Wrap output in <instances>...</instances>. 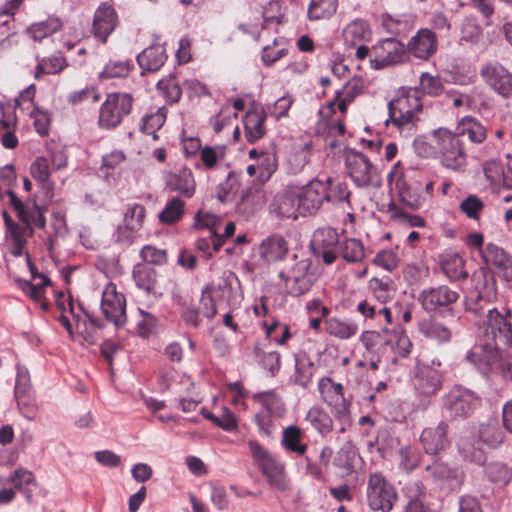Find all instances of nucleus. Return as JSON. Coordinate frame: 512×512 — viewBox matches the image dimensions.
Segmentation results:
<instances>
[{"mask_svg": "<svg viewBox=\"0 0 512 512\" xmlns=\"http://www.w3.org/2000/svg\"><path fill=\"white\" fill-rule=\"evenodd\" d=\"M253 400L260 403V410L254 415L253 422L258 427L259 434L273 438L277 429V418H282L286 413V406L282 398L274 390L257 392L252 396Z\"/></svg>", "mask_w": 512, "mask_h": 512, "instance_id": "f257e3e1", "label": "nucleus"}, {"mask_svg": "<svg viewBox=\"0 0 512 512\" xmlns=\"http://www.w3.org/2000/svg\"><path fill=\"white\" fill-rule=\"evenodd\" d=\"M345 168L347 175L358 188H379L382 177L378 168L367 155L354 148L345 150Z\"/></svg>", "mask_w": 512, "mask_h": 512, "instance_id": "f03ea898", "label": "nucleus"}, {"mask_svg": "<svg viewBox=\"0 0 512 512\" xmlns=\"http://www.w3.org/2000/svg\"><path fill=\"white\" fill-rule=\"evenodd\" d=\"M435 149L441 155V163L451 170H461L467 163L464 143L458 134L446 128H438L432 132Z\"/></svg>", "mask_w": 512, "mask_h": 512, "instance_id": "7ed1b4c3", "label": "nucleus"}, {"mask_svg": "<svg viewBox=\"0 0 512 512\" xmlns=\"http://www.w3.org/2000/svg\"><path fill=\"white\" fill-rule=\"evenodd\" d=\"M397 500L396 487L381 472L369 474L365 488V501L370 510L390 512Z\"/></svg>", "mask_w": 512, "mask_h": 512, "instance_id": "20e7f679", "label": "nucleus"}, {"mask_svg": "<svg viewBox=\"0 0 512 512\" xmlns=\"http://www.w3.org/2000/svg\"><path fill=\"white\" fill-rule=\"evenodd\" d=\"M481 398L472 390L454 385L441 398V407L452 420H465L480 407Z\"/></svg>", "mask_w": 512, "mask_h": 512, "instance_id": "39448f33", "label": "nucleus"}, {"mask_svg": "<svg viewBox=\"0 0 512 512\" xmlns=\"http://www.w3.org/2000/svg\"><path fill=\"white\" fill-rule=\"evenodd\" d=\"M459 298V292L445 284L424 288L416 297L425 312L438 315H454Z\"/></svg>", "mask_w": 512, "mask_h": 512, "instance_id": "423d86ee", "label": "nucleus"}, {"mask_svg": "<svg viewBox=\"0 0 512 512\" xmlns=\"http://www.w3.org/2000/svg\"><path fill=\"white\" fill-rule=\"evenodd\" d=\"M134 98L130 93L112 92L107 94L101 104L98 116V126L101 129L117 128L133 109Z\"/></svg>", "mask_w": 512, "mask_h": 512, "instance_id": "0eeeda50", "label": "nucleus"}, {"mask_svg": "<svg viewBox=\"0 0 512 512\" xmlns=\"http://www.w3.org/2000/svg\"><path fill=\"white\" fill-rule=\"evenodd\" d=\"M250 453L269 485L280 491L288 488L284 464L272 456L258 441L249 440Z\"/></svg>", "mask_w": 512, "mask_h": 512, "instance_id": "6e6552de", "label": "nucleus"}, {"mask_svg": "<svg viewBox=\"0 0 512 512\" xmlns=\"http://www.w3.org/2000/svg\"><path fill=\"white\" fill-rule=\"evenodd\" d=\"M512 312L502 313L497 308L489 309L487 319L483 320L482 337L495 343L502 349L512 347Z\"/></svg>", "mask_w": 512, "mask_h": 512, "instance_id": "1a4fd4ad", "label": "nucleus"}, {"mask_svg": "<svg viewBox=\"0 0 512 512\" xmlns=\"http://www.w3.org/2000/svg\"><path fill=\"white\" fill-rule=\"evenodd\" d=\"M312 261L308 258L296 261L287 271H280L278 277L284 281L286 293L293 297L306 294L315 281L311 272Z\"/></svg>", "mask_w": 512, "mask_h": 512, "instance_id": "9d476101", "label": "nucleus"}, {"mask_svg": "<svg viewBox=\"0 0 512 512\" xmlns=\"http://www.w3.org/2000/svg\"><path fill=\"white\" fill-rule=\"evenodd\" d=\"M441 365L440 361L433 360L432 365L423 364L416 368L413 385L424 408L429 405L430 398L442 388L443 373L439 369Z\"/></svg>", "mask_w": 512, "mask_h": 512, "instance_id": "9b49d317", "label": "nucleus"}, {"mask_svg": "<svg viewBox=\"0 0 512 512\" xmlns=\"http://www.w3.org/2000/svg\"><path fill=\"white\" fill-rule=\"evenodd\" d=\"M425 174L416 169L408 168L396 180V188L400 201L406 206L417 209L425 200L423 196Z\"/></svg>", "mask_w": 512, "mask_h": 512, "instance_id": "f8f14e48", "label": "nucleus"}, {"mask_svg": "<svg viewBox=\"0 0 512 512\" xmlns=\"http://www.w3.org/2000/svg\"><path fill=\"white\" fill-rule=\"evenodd\" d=\"M479 75L483 82L503 99L512 98V72L497 61L481 65Z\"/></svg>", "mask_w": 512, "mask_h": 512, "instance_id": "ddd939ff", "label": "nucleus"}, {"mask_svg": "<svg viewBox=\"0 0 512 512\" xmlns=\"http://www.w3.org/2000/svg\"><path fill=\"white\" fill-rule=\"evenodd\" d=\"M372 67L383 69L405 62L408 59L406 46L396 38H386L372 47Z\"/></svg>", "mask_w": 512, "mask_h": 512, "instance_id": "4468645a", "label": "nucleus"}, {"mask_svg": "<svg viewBox=\"0 0 512 512\" xmlns=\"http://www.w3.org/2000/svg\"><path fill=\"white\" fill-rule=\"evenodd\" d=\"M329 183L323 182L319 178H314L302 187L300 192H296L298 196V210L302 216L314 215L326 202L327 189H329Z\"/></svg>", "mask_w": 512, "mask_h": 512, "instance_id": "2eb2a0df", "label": "nucleus"}, {"mask_svg": "<svg viewBox=\"0 0 512 512\" xmlns=\"http://www.w3.org/2000/svg\"><path fill=\"white\" fill-rule=\"evenodd\" d=\"M100 308L105 318L116 328H122L127 323L126 298L124 294L117 291L115 284L108 283L105 286Z\"/></svg>", "mask_w": 512, "mask_h": 512, "instance_id": "dca6fc26", "label": "nucleus"}, {"mask_svg": "<svg viewBox=\"0 0 512 512\" xmlns=\"http://www.w3.org/2000/svg\"><path fill=\"white\" fill-rule=\"evenodd\" d=\"M339 235L332 227L318 228L310 242L312 254L326 265L333 264L338 258Z\"/></svg>", "mask_w": 512, "mask_h": 512, "instance_id": "f3484780", "label": "nucleus"}, {"mask_svg": "<svg viewBox=\"0 0 512 512\" xmlns=\"http://www.w3.org/2000/svg\"><path fill=\"white\" fill-rule=\"evenodd\" d=\"M426 479L431 480L437 486L447 487L451 490L460 489L464 482V472L437 458L425 467Z\"/></svg>", "mask_w": 512, "mask_h": 512, "instance_id": "a211bd4d", "label": "nucleus"}, {"mask_svg": "<svg viewBox=\"0 0 512 512\" xmlns=\"http://www.w3.org/2000/svg\"><path fill=\"white\" fill-rule=\"evenodd\" d=\"M502 348L482 337L467 352L465 359L482 374H488L501 358Z\"/></svg>", "mask_w": 512, "mask_h": 512, "instance_id": "6ab92c4d", "label": "nucleus"}, {"mask_svg": "<svg viewBox=\"0 0 512 512\" xmlns=\"http://www.w3.org/2000/svg\"><path fill=\"white\" fill-rule=\"evenodd\" d=\"M448 431L449 424L445 420H441L435 426L424 428L420 435L424 452L427 455L437 456L446 450L451 444Z\"/></svg>", "mask_w": 512, "mask_h": 512, "instance_id": "aec40b11", "label": "nucleus"}, {"mask_svg": "<svg viewBox=\"0 0 512 512\" xmlns=\"http://www.w3.org/2000/svg\"><path fill=\"white\" fill-rule=\"evenodd\" d=\"M118 22L115 8L107 2L100 3L93 16L92 33L94 37L101 43H106Z\"/></svg>", "mask_w": 512, "mask_h": 512, "instance_id": "412c9836", "label": "nucleus"}, {"mask_svg": "<svg viewBox=\"0 0 512 512\" xmlns=\"http://www.w3.org/2000/svg\"><path fill=\"white\" fill-rule=\"evenodd\" d=\"M165 187L184 198L190 199L196 191V181L193 172L188 167H181L176 171L168 172L165 177Z\"/></svg>", "mask_w": 512, "mask_h": 512, "instance_id": "4be33fe9", "label": "nucleus"}, {"mask_svg": "<svg viewBox=\"0 0 512 512\" xmlns=\"http://www.w3.org/2000/svg\"><path fill=\"white\" fill-rule=\"evenodd\" d=\"M484 286L483 291H479L475 298L466 300L465 310L474 314L477 317H485L489 309H493L491 306L492 299L496 298V281L493 276L487 277L484 275Z\"/></svg>", "mask_w": 512, "mask_h": 512, "instance_id": "5701e85b", "label": "nucleus"}, {"mask_svg": "<svg viewBox=\"0 0 512 512\" xmlns=\"http://www.w3.org/2000/svg\"><path fill=\"white\" fill-rule=\"evenodd\" d=\"M437 46L435 33L428 28H421L410 38L406 48L408 54L421 60H427L435 54Z\"/></svg>", "mask_w": 512, "mask_h": 512, "instance_id": "b1692460", "label": "nucleus"}, {"mask_svg": "<svg viewBox=\"0 0 512 512\" xmlns=\"http://www.w3.org/2000/svg\"><path fill=\"white\" fill-rule=\"evenodd\" d=\"M418 332L428 341L444 346L451 343L453 331L434 317L421 319L417 324Z\"/></svg>", "mask_w": 512, "mask_h": 512, "instance_id": "393cba45", "label": "nucleus"}, {"mask_svg": "<svg viewBox=\"0 0 512 512\" xmlns=\"http://www.w3.org/2000/svg\"><path fill=\"white\" fill-rule=\"evenodd\" d=\"M486 264L495 266L500 276L507 282H512V255L494 243H488L482 251Z\"/></svg>", "mask_w": 512, "mask_h": 512, "instance_id": "a878e982", "label": "nucleus"}, {"mask_svg": "<svg viewBox=\"0 0 512 512\" xmlns=\"http://www.w3.org/2000/svg\"><path fill=\"white\" fill-rule=\"evenodd\" d=\"M269 211L280 219H297L298 196L294 191H285L274 196Z\"/></svg>", "mask_w": 512, "mask_h": 512, "instance_id": "bb28decb", "label": "nucleus"}, {"mask_svg": "<svg viewBox=\"0 0 512 512\" xmlns=\"http://www.w3.org/2000/svg\"><path fill=\"white\" fill-rule=\"evenodd\" d=\"M30 173L36 180L44 194V202L48 204L54 196V184L50 181V169L48 159L44 156L37 157L30 166Z\"/></svg>", "mask_w": 512, "mask_h": 512, "instance_id": "cd10ccee", "label": "nucleus"}, {"mask_svg": "<svg viewBox=\"0 0 512 512\" xmlns=\"http://www.w3.org/2000/svg\"><path fill=\"white\" fill-rule=\"evenodd\" d=\"M259 251L266 262L275 263L286 258L289 245L282 235L274 234L261 242Z\"/></svg>", "mask_w": 512, "mask_h": 512, "instance_id": "c85d7f7f", "label": "nucleus"}, {"mask_svg": "<svg viewBox=\"0 0 512 512\" xmlns=\"http://www.w3.org/2000/svg\"><path fill=\"white\" fill-rule=\"evenodd\" d=\"M439 264L443 274L452 282L464 281L468 278L464 259L456 252L446 251L439 256Z\"/></svg>", "mask_w": 512, "mask_h": 512, "instance_id": "c756f323", "label": "nucleus"}, {"mask_svg": "<svg viewBox=\"0 0 512 512\" xmlns=\"http://www.w3.org/2000/svg\"><path fill=\"white\" fill-rule=\"evenodd\" d=\"M303 439V430L297 425H289L283 429L281 446L286 452L303 457L308 450V444Z\"/></svg>", "mask_w": 512, "mask_h": 512, "instance_id": "7c9ffc66", "label": "nucleus"}, {"mask_svg": "<svg viewBox=\"0 0 512 512\" xmlns=\"http://www.w3.org/2000/svg\"><path fill=\"white\" fill-rule=\"evenodd\" d=\"M16 380L14 387V396L17 401L18 407H30L33 404V390L30 384L29 371L21 366L16 365Z\"/></svg>", "mask_w": 512, "mask_h": 512, "instance_id": "2f4dec72", "label": "nucleus"}, {"mask_svg": "<svg viewBox=\"0 0 512 512\" xmlns=\"http://www.w3.org/2000/svg\"><path fill=\"white\" fill-rule=\"evenodd\" d=\"M266 114L263 110L250 109L243 118L244 133L247 142L254 143L265 134Z\"/></svg>", "mask_w": 512, "mask_h": 512, "instance_id": "473e14b6", "label": "nucleus"}, {"mask_svg": "<svg viewBox=\"0 0 512 512\" xmlns=\"http://www.w3.org/2000/svg\"><path fill=\"white\" fill-rule=\"evenodd\" d=\"M136 60L143 70L155 72L164 65L167 54L163 46L156 44L144 49L137 55Z\"/></svg>", "mask_w": 512, "mask_h": 512, "instance_id": "72a5a7b5", "label": "nucleus"}, {"mask_svg": "<svg viewBox=\"0 0 512 512\" xmlns=\"http://www.w3.org/2000/svg\"><path fill=\"white\" fill-rule=\"evenodd\" d=\"M295 371L291 377L293 384L303 389L309 387L315 372V365L306 353L294 355Z\"/></svg>", "mask_w": 512, "mask_h": 512, "instance_id": "f704fd0d", "label": "nucleus"}, {"mask_svg": "<svg viewBox=\"0 0 512 512\" xmlns=\"http://www.w3.org/2000/svg\"><path fill=\"white\" fill-rule=\"evenodd\" d=\"M133 279L136 286L147 294H152L156 298L162 296V293L156 291L157 272L154 268L143 264L136 265L133 269Z\"/></svg>", "mask_w": 512, "mask_h": 512, "instance_id": "c9c22d12", "label": "nucleus"}, {"mask_svg": "<svg viewBox=\"0 0 512 512\" xmlns=\"http://www.w3.org/2000/svg\"><path fill=\"white\" fill-rule=\"evenodd\" d=\"M478 439L489 448H497L503 444L505 433L496 419L482 423L478 429Z\"/></svg>", "mask_w": 512, "mask_h": 512, "instance_id": "e433bc0d", "label": "nucleus"}, {"mask_svg": "<svg viewBox=\"0 0 512 512\" xmlns=\"http://www.w3.org/2000/svg\"><path fill=\"white\" fill-rule=\"evenodd\" d=\"M456 134H458L460 138L466 135L471 142L480 144L485 141L487 130L476 118L466 116L459 122Z\"/></svg>", "mask_w": 512, "mask_h": 512, "instance_id": "4c0bfd02", "label": "nucleus"}, {"mask_svg": "<svg viewBox=\"0 0 512 512\" xmlns=\"http://www.w3.org/2000/svg\"><path fill=\"white\" fill-rule=\"evenodd\" d=\"M305 421L323 437L327 436L333 430L332 417L319 406H313L308 410Z\"/></svg>", "mask_w": 512, "mask_h": 512, "instance_id": "58836bf2", "label": "nucleus"}, {"mask_svg": "<svg viewBox=\"0 0 512 512\" xmlns=\"http://www.w3.org/2000/svg\"><path fill=\"white\" fill-rule=\"evenodd\" d=\"M486 479L498 487H504L512 480V468L500 461H492L485 465Z\"/></svg>", "mask_w": 512, "mask_h": 512, "instance_id": "ea45409f", "label": "nucleus"}, {"mask_svg": "<svg viewBox=\"0 0 512 512\" xmlns=\"http://www.w3.org/2000/svg\"><path fill=\"white\" fill-rule=\"evenodd\" d=\"M318 390L323 401L329 406L346 400L343 385L335 383L330 377L319 379Z\"/></svg>", "mask_w": 512, "mask_h": 512, "instance_id": "a19ab883", "label": "nucleus"}, {"mask_svg": "<svg viewBox=\"0 0 512 512\" xmlns=\"http://www.w3.org/2000/svg\"><path fill=\"white\" fill-rule=\"evenodd\" d=\"M396 355L401 358H407L413 348V344L402 326L395 327L386 339Z\"/></svg>", "mask_w": 512, "mask_h": 512, "instance_id": "79ce46f5", "label": "nucleus"}, {"mask_svg": "<svg viewBox=\"0 0 512 512\" xmlns=\"http://www.w3.org/2000/svg\"><path fill=\"white\" fill-rule=\"evenodd\" d=\"M338 256L348 263H357L364 259L365 250L361 240L346 238L338 244Z\"/></svg>", "mask_w": 512, "mask_h": 512, "instance_id": "37998d69", "label": "nucleus"}, {"mask_svg": "<svg viewBox=\"0 0 512 512\" xmlns=\"http://www.w3.org/2000/svg\"><path fill=\"white\" fill-rule=\"evenodd\" d=\"M422 109L420 99L414 94H406L388 102V114L395 115V111L404 114H414Z\"/></svg>", "mask_w": 512, "mask_h": 512, "instance_id": "c03bdc74", "label": "nucleus"}, {"mask_svg": "<svg viewBox=\"0 0 512 512\" xmlns=\"http://www.w3.org/2000/svg\"><path fill=\"white\" fill-rule=\"evenodd\" d=\"M458 453L460 457L467 462L477 465H483L486 460L484 450L475 445L471 438L462 437L457 443Z\"/></svg>", "mask_w": 512, "mask_h": 512, "instance_id": "a18cd8bd", "label": "nucleus"}, {"mask_svg": "<svg viewBox=\"0 0 512 512\" xmlns=\"http://www.w3.org/2000/svg\"><path fill=\"white\" fill-rule=\"evenodd\" d=\"M134 69L132 60H110L99 73L100 80L126 78Z\"/></svg>", "mask_w": 512, "mask_h": 512, "instance_id": "49530a36", "label": "nucleus"}, {"mask_svg": "<svg viewBox=\"0 0 512 512\" xmlns=\"http://www.w3.org/2000/svg\"><path fill=\"white\" fill-rule=\"evenodd\" d=\"M418 118L414 114H404L395 111V115L388 114L385 120V126L392 123L405 137H410L416 133Z\"/></svg>", "mask_w": 512, "mask_h": 512, "instance_id": "de8ad7c7", "label": "nucleus"}, {"mask_svg": "<svg viewBox=\"0 0 512 512\" xmlns=\"http://www.w3.org/2000/svg\"><path fill=\"white\" fill-rule=\"evenodd\" d=\"M325 331L340 339H349L358 332V325L350 321H342L338 318H329L325 321Z\"/></svg>", "mask_w": 512, "mask_h": 512, "instance_id": "09e8293b", "label": "nucleus"}, {"mask_svg": "<svg viewBox=\"0 0 512 512\" xmlns=\"http://www.w3.org/2000/svg\"><path fill=\"white\" fill-rule=\"evenodd\" d=\"M166 117L167 110L165 107H160L155 112L145 114L141 120L140 130L147 135H153V139L156 140L158 139L156 132L163 127Z\"/></svg>", "mask_w": 512, "mask_h": 512, "instance_id": "8fccbe9b", "label": "nucleus"}, {"mask_svg": "<svg viewBox=\"0 0 512 512\" xmlns=\"http://www.w3.org/2000/svg\"><path fill=\"white\" fill-rule=\"evenodd\" d=\"M337 0H311L308 7V18L316 21L328 19L336 13Z\"/></svg>", "mask_w": 512, "mask_h": 512, "instance_id": "3c124183", "label": "nucleus"}, {"mask_svg": "<svg viewBox=\"0 0 512 512\" xmlns=\"http://www.w3.org/2000/svg\"><path fill=\"white\" fill-rule=\"evenodd\" d=\"M328 181H330V183L326 193L329 195V198H326V202L346 203L350 207L351 191L349 190L348 184L345 181L334 180L331 177H327L323 180V182Z\"/></svg>", "mask_w": 512, "mask_h": 512, "instance_id": "603ef678", "label": "nucleus"}, {"mask_svg": "<svg viewBox=\"0 0 512 512\" xmlns=\"http://www.w3.org/2000/svg\"><path fill=\"white\" fill-rule=\"evenodd\" d=\"M184 206V201L179 197L170 199L158 215L160 223L171 225L178 222L184 215Z\"/></svg>", "mask_w": 512, "mask_h": 512, "instance_id": "864d4df0", "label": "nucleus"}, {"mask_svg": "<svg viewBox=\"0 0 512 512\" xmlns=\"http://www.w3.org/2000/svg\"><path fill=\"white\" fill-rule=\"evenodd\" d=\"M398 457V468L405 473H411L419 466L422 456L418 448L407 445L399 449Z\"/></svg>", "mask_w": 512, "mask_h": 512, "instance_id": "5fc2aeb1", "label": "nucleus"}, {"mask_svg": "<svg viewBox=\"0 0 512 512\" xmlns=\"http://www.w3.org/2000/svg\"><path fill=\"white\" fill-rule=\"evenodd\" d=\"M62 27V22L58 17H49L45 21L33 23L29 28L28 32L31 37L36 41H41L45 37L52 35L59 31Z\"/></svg>", "mask_w": 512, "mask_h": 512, "instance_id": "6e6d98bb", "label": "nucleus"}, {"mask_svg": "<svg viewBox=\"0 0 512 512\" xmlns=\"http://www.w3.org/2000/svg\"><path fill=\"white\" fill-rule=\"evenodd\" d=\"M278 163L275 152L260 150L259 160L257 164L258 178L262 183L270 180L277 170Z\"/></svg>", "mask_w": 512, "mask_h": 512, "instance_id": "4d7b16f0", "label": "nucleus"}, {"mask_svg": "<svg viewBox=\"0 0 512 512\" xmlns=\"http://www.w3.org/2000/svg\"><path fill=\"white\" fill-rule=\"evenodd\" d=\"M225 157V146H204L200 151V160L206 170L215 169Z\"/></svg>", "mask_w": 512, "mask_h": 512, "instance_id": "13d9d810", "label": "nucleus"}, {"mask_svg": "<svg viewBox=\"0 0 512 512\" xmlns=\"http://www.w3.org/2000/svg\"><path fill=\"white\" fill-rule=\"evenodd\" d=\"M350 405L351 401L346 399L337 404H333L330 407L332 408V413L338 422L337 433L342 434L347 431V429L351 426V414H350Z\"/></svg>", "mask_w": 512, "mask_h": 512, "instance_id": "bf43d9fd", "label": "nucleus"}, {"mask_svg": "<svg viewBox=\"0 0 512 512\" xmlns=\"http://www.w3.org/2000/svg\"><path fill=\"white\" fill-rule=\"evenodd\" d=\"M371 35V30L367 21L362 19L353 20L344 29V36L346 40L366 41Z\"/></svg>", "mask_w": 512, "mask_h": 512, "instance_id": "052dcab7", "label": "nucleus"}, {"mask_svg": "<svg viewBox=\"0 0 512 512\" xmlns=\"http://www.w3.org/2000/svg\"><path fill=\"white\" fill-rule=\"evenodd\" d=\"M217 300L214 297V284H207L202 289L199 312L207 319H212L217 314Z\"/></svg>", "mask_w": 512, "mask_h": 512, "instance_id": "680f3d73", "label": "nucleus"}, {"mask_svg": "<svg viewBox=\"0 0 512 512\" xmlns=\"http://www.w3.org/2000/svg\"><path fill=\"white\" fill-rule=\"evenodd\" d=\"M484 202L475 194L464 198L459 205L460 211L469 219L478 221L484 210Z\"/></svg>", "mask_w": 512, "mask_h": 512, "instance_id": "e2e57ef3", "label": "nucleus"}, {"mask_svg": "<svg viewBox=\"0 0 512 512\" xmlns=\"http://www.w3.org/2000/svg\"><path fill=\"white\" fill-rule=\"evenodd\" d=\"M140 319L136 324V330L140 337L147 339L156 332L158 318L150 312L141 308L138 309Z\"/></svg>", "mask_w": 512, "mask_h": 512, "instance_id": "0e129e2a", "label": "nucleus"}, {"mask_svg": "<svg viewBox=\"0 0 512 512\" xmlns=\"http://www.w3.org/2000/svg\"><path fill=\"white\" fill-rule=\"evenodd\" d=\"M157 87L159 90L163 91V94L167 100V102L174 104L178 103L181 99L183 86L179 85L173 75H170L169 78L161 79L157 83Z\"/></svg>", "mask_w": 512, "mask_h": 512, "instance_id": "69168bd1", "label": "nucleus"}, {"mask_svg": "<svg viewBox=\"0 0 512 512\" xmlns=\"http://www.w3.org/2000/svg\"><path fill=\"white\" fill-rule=\"evenodd\" d=\"M255 354L261 360V364L271 376H276L281 369V354L278 351L264 352L260 348L255 349Z\"/></svg>", "mask_w": 512, "mask_h": 512, "instance_id": "338daca9", "label": "nucleus"}, {"mask_svg": "<svg viewBox=\"0 0 512 512\" xmlns=\"http://www.w3.org/2000/svg\"><path fill=\"white\" fill-rule=\"evenodd\" d=\"M145 216L146 209L142 204H128L124 213L123 224L130 225L131 228L141 229L143 227Z\"/></svg>", "mask_w": 512, "mask_h": 512, "instance_id": "774afa93", "label": "nucleus"}]
</instances>
